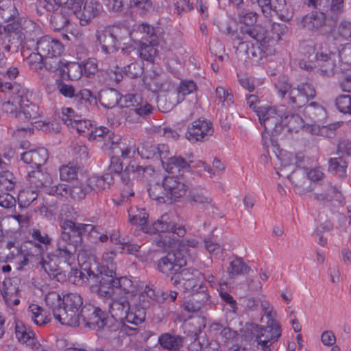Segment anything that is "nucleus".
Segmentation results:
<instances>
[{
	"label": "nucleus",
	"mask_w": 351,
	"mask_h": 351,
	"mask_svg": "<svg viewBox=\"0 0 351 351\" xmlns=\"http://www.w3.org/2000/svg\"><path fill=\"white\" fill-rule=\"evenodd\" d=\"M138 31L142 35L141 40L152 43V45H158L160 40V28L154 27L147 23H142L138 27Z\"/></svg>",
	"instance_id": "37"
},
{
	"label": "nucleus",
	"mask_w": 351,
	"mask_h": 351,
	"mask_svg": "<svg viewBox=\"0 0 351 351\" xmlns=\"http://www.w3.org/2000/svg\"><path fill=\"white\" fill-rule=\"evenodd\" d=\"M46 305L52 311L55 317V311L62 308V300L59 293L56 291L49 292L45 298Z\"/></svg>",
	"instance_id": "58"
},
{
	"label": "nucleus",
	"mask_w": 351,
	"mask_h": 351,
	"mask_svg": "<svg viewBox=\"0 0 351 351\" xmlns=\"http://www.w3.org/2000/svg\"><path fill=\"white\" fill-rule=\"evenodd\" d=\"M213 132V124L206 119H198L189 126L186 132V138L192 143L203 141L204 138L212 135Z\"/></svg>",
	"instance_id": "21"
},
{
	"label": "nucleus",
	"mask_w": 351,
	"mask_h": 351,
	"mask_svg": "<svg viewBox=\"0 0 351 351\" xmlns=\"http://www.w3.org/2000/svg\"><path fill=\"white\" fill-rule=\"evenodd\" d=\"M304 113L311 119L322 121L326 117V112L323 106L316 102H311L304 108Z\"/></svg>",
	"instance_id": "51"
},
{
	"label": "nucleus",
	"mask_w": 351,
	"mask_h": 351,
	"mask_svg": "<svg viewBox=\"0 0 351 351\" xmlns=\"http://www.w3.org/2000/svg\"><path fill=\"white\" fill-rule=\"evenodd\" d=\"M19 121L22 122L30 121L40 117L39 107L33 103L24 101L21 106L19 114Z\"/></svg>",
	"instance_id": "42"
},
{
	"label": "nucleus",
	"mask_w": 351,
	"mask_h": 351,
	"mask_svg": "<svg viewBox=\"0 0 351 351\" xmlns=\"http://www.w3.org/2000/svg\"><path fill=\"white\" fill-rule=\"evenodd\" d=\"M308 5H313L320 11H313L303 16L301 25L304 29L317 32L326 25V16L325 12H327L328 10L322 8V0H308Z\"/></svg>",
	"instance_id": "15"
},
{
	"label": "nucleus",
	"mask_w": 351,
	"mask_h": 351,
	"mask_svg": "<svg viewBox=\"0 0 351 351\" xmlns=\"http://www.w3.org/2000/svg\"><path fill=\"white\" fill-rule=\"evenodd\" d=\"M78 170V167L71 163L61 166L59 169L60 180L66 182L77 180Z\"/></svg>",
	"instance_id": "55"
},
{
	"label": "nucleus",
	"mask_w": 351,
	"mask_h": 351,
	"mask_svg": "<svg viewBox=\"0 0 351 351\" xmlns=\"http://www.w3.org/2000/svg\"><path fill=\"white\" fill-rule=\"evenodd\" d=\"M147 167H143V166L136 165L134 162H130L124 170L120 173L121 180L125 186L132 185L130 176L132 175L133 178H141Z\"/></svg>",
	"instance_id": "34"
},
{
	"label": "nucleus",
	"mask_w": 351,
	"mask_h": 351,
	"mask_svg": "<svg viewBox=\"0 0 351 351\" xmlns=\"http://www.w3.org/2000/svg\"><path fill=\"white\" fill-rule=\"evenodd\" d=\"M96 277L99 280V284L92 288L95 289L101 298H110L114 295L119 296L124 294L128 298L135 295L138 291L136 282L126 276L117 278L115 271L112 270L110 271V274L101 272Z\"/></svg>",
	"instance_id": "2"
},
{
	"label": "nucleus",
	"mask_w": 351,
	"mask_h": 351,
	"mask_svg": "<svg viewBox=\"0 0 351 351\" xmlns=\"http://www.w3.org/2000/svg\"><path fill=\"white\" fill-rule=\"evenodd\" d=\"M26 61L31 69L36 71H40L45 66V58L38 54V51L30 53Z\"/></svg>",
	"instance_id": "62"
},
{
	"label": "nucleus",
	"mask_w": 351,
	"mask_h": 351,
	"mask_svg": "<svg viewBox=\"0 0 351 351\" xmlns=\"http://www.w3.org/2000/svg\"><path fill=\"white\" fill-rule=\"evenodd\" d=\"M68 78L70 80L75 81L79 80L82 74V66L77 62H69L66 66Z\"/></svg>",
	"instance_id": "63"
},
{
	"label": "nucleus",
	"mask_w": 351,
	"mask_h": 351,
	"mask_svg": "<svg viewBox=\"0 0 351 351\" xmlns=\"http://www.w3.org/2000/svg\"><path fill=\"white\" fill-rule=\"evenodd\" d=\"M137 153L143 159H151L156 156V145L149 143L142 144L137 147Z\"/></svg>",
	"instance_id": "61"
},
{
	"label": "nucleus",
	"mask_w": 351,
	"mask_h": 351,
	"mask_svg": "<svg viewBox=\"0 0 351 351\" xmlns=\"http://www.w3.org/2000/svg\"><path fill=\"white\" fill-rule=\"evenodd\" d=\"M336 106L342 113L351 114V96L341 95L336 99Z\"/></svg>",
	"instance_id": "64"
},
{
	"label": "nucleus",
	"mask_w": 351,
	"mask_h": 351,
	"mask_svg": "<svg viewBox=\"0 0 351 351\" xmlns=\"http://www.w3.org/2000/svg\"><path fill=\"white\" fill-rule=\"evenodd\" d=\"M49 153L47 149L40 147L36 149H29L21 154V159L32 167L40 168L47 161Z\"/></svg>",
	"instance_id": "26"
},
{
	"label": "nucleus",
	"mask_w": 351,
	"mask_h": 351,
	"mask_svg": "<svg viewBox=\"0 0 351 351\" xmlns=\"http://www.w3.org/2000/svg\"><path fill=\"white\" fill-rule=\"evenodd\" d=\"M329 170L335 172L338 176L345 178L346 176V169L348 162L342 156L338 158H332L328 160Z\"/></svg>",
	"instance_id": "52"
},
{
	"label": "nucleus",
	"mask_w": 351,
	"mask_h": 351,
	"mask_svg": "<svg viewBox=\"0 0 351 351\" xmlns=\"http://www.w3.org/2000/svg\"><path fill=\"white\" fill-rule=\"evenodd\" d=\"M122 106L130 108L127 112L126 121L139 122L141 117H145L153 112L154 107L141 95L127 94L123 97Z\"/></svg>",
	"instance_id": "9"
},
{
	"label": "nucleus",
	"mask_w": 351,
	"mask_h": 351,
	"mask_svg": "<svg viewBox=\"0 0 351 351\" xmlns=\"http://www.w3.org/2000/svg\"><path fill=\"white\" fill-rule=\"evenodd\" d=\"M84 0H72L71 12L79 19L82 25H87L93 19L97 16L101 10L100 3Z\"/></svg>",
	"instance_id": "13"
},
{
	"label": "nucleus",
	"mask_w": 351,
	"mask_h": 351,
	"mask_svg": "<svg viewBox=\"0 0 351 351\" xmlns=\"http://www.w3.org/2000/svg\"><path fill=\"white\" fill-rule=\"evenodd\" d=\"M73 14L71 8L62 7L60 12H55L51 16L50 23L54 30L60 31L68 25Z\"/></svg>",
	"instance_id": "31"
},
{
	"label": "nucleus",
	"mask_w": 351,
	"mask_h": 351,
	"mask_svg": "<svg viewBox=\"0 0 351 351\" xmlns=\"http://www.w3.org/2000/svg\"><path fill=\"white\" fill-rule=\"evenodd\" d=\"M112 149L115 150L118 149L121 152V158L123 159L131 158L134 157L137 147L134 140H124L117 143H112Z\"/></svg>",
	"instance_id": "45"
},
{
	"label": "nucleus",
	"mask_w": 351,
	"mask_h": 351,
	"mask_svg": "<svg viewBox=\"0 0 351 351\" xmlns=\"http://www.w3.org/2000/svg\"><path fill=\"white\" fill-rule=\"evenodd\" d=\"M99 100L100 104L106 108H112L115 107L119 101H123V98L120 97L119 93L114 88L102 90L99 93Z\"/></svg>",
	"instance_id": "38"
},
{
	"label": "nucleus",
	"mask_w": 351,
	"mask_h": 351,
	"mask_svg": "<svg viewBox=\"0 0 351 351\" xmlns=\"http://www.w3.org/2000/svg\"><path fill=\"white\" fill-rule=\"evenodd\" d=\"M148 193L149 197L152 199L156 200L159 202L165 203L167 199H169L166 195V191L164 190L163 183L162 185L159 183L150 184L148 188Z\"/></svg>",
	"instance_id": "57"
},
{
	"label": "nucleus",
	"mask_w": 351,
	"mask_h": 351,
	"mask_svg": "<svg viewBox=\"0 0 351 351\" xmlns=\"http://www.w3.org/2000/svg\"><path fill=\"white\" fill-rule=\"evenodd\" d=\"M28 312L32 320L38 326L45 324L49 321L47 317L43 313V310L37 304L29 305Z\"/></svg>",
	"instance_id": "56"
},
{
	"label": "nucleus",
	"mask_w": 351,
	"mask_h": 351,
	"mask_svg": "<svg viewBox=\"0 0 351 351\" xmlns=\"http://www.w3.org/2000/svg\"><path fill=\"white\" fill-rule=\"evenodd\" d=\"M33 187H26L21 190L18 195V204L21 208H27L36 200L38 190Z\"/></svg>",
	"instance_id": "48"
},
{
	"label": "nucleus",
	"mask_w": 351,
	"mask_h": 351,
	"mask_svg": "<svg viewBox=\"0 0 351 351\" xmlns=\"http://www.w3.org/2000/svg\"><path fill=\"white\" fill-rule=\"evenodd\" d=\"M234 40L240 41V45L251 40H255L258 43L265 45L268 43L269 38L267 31L265 27L259 25H254L241 27Z\"/></svg>",
	"instance_id": "17"
},
{
	"label": "nucleus",
	"mask_w": 351,
	"mask_h": 351,
	"mask_svg": "<svg viewBox=\"0 0 351 351\" xmlns=\"http://www.w3.org/2000/svg\"><path fill=\"white\" fill-rule=\"evenodd\" d=\"M128 213L130 222L134 225L141 226L142 231L145 233L156 234L169 232L176 234L179 237H183L186 233V230L182 226H177L170 220L168 214L162 215L152 226H148L146 224L148 214L144 208H132L129 210Z\"/></svg>",
	"instance_id": "3"
},
{
	"label": "nucleus",
	"mask_w": 351,
	"mask_h": 351,
	"mask_svg": "<svg viewBox=\"0 0 351 351\" xmlns=\"http://www.w3.org/2000/svg\"><path fill=\"white\" fill-rule=\"evenodd\" d=\"M335 56L332 53H325L323 52L317 53L313 58L320 67V74L327 77L335 74L336 68Z\"/></svg>",
	"instance_id": "28"
},
{
	"label": "nucleus",
	"mask_w": 351,
	"mask_h": 351,
	"mask_svg": "<svg viewBox=\"0 0 351 351\" xmlns=\"http://www.w3.org/2000/svg\"><path fill=\"white\" fill-rule=\"evenodd\" d=\"M117 28H106L101 31H97L96 34L97 40L99 43L102 51L105 53L115 52L120 45L118 38Z\"/></svg>",
	"instance_id": "22"
},
{
	"label": "nucleus",
	"mask_w": 351,
	"mask_h": 351,
	"mask_svg": "<svg viewBox=\"0 0 351 351\" xmlns=\"http://www.w3.org/2000/svg\"><path fill=\"white\" fill-rule=\"evenodd\" d=\"M156 45H152L149 43H147V42L141 41L139 48V55L141 58L145 60H152L156 53V49L154 47Z\"/></svg>",
	"instance_id": "60"
},
{
	"label": "nucleus",
	"mask_w": 351,
	"mask_h": 351,
	"mask_svg": "<svg viewBox=\"0 0 351 351\" xmlns=\"http://www.w3.org/2000/svg\"><path fill=\"white\" fill-rule=\"evenodd\" d=\"M210 295L207 292L202 291L200 293L192 295L191 298L182 304L184 310L190 313H203L209 304Z\"/></svg>",
	"instance_id": "23"
},
{
	"label": "nucleus",
	"mask_w": 351,
	"mask_h": 351,
	"mask_svg": "<svg viewBox=\"0 0 351 351\" xmlns=\"http://www.w3.org/2000/svg\"><path fill=\"white\" fill-rule=\"evenodd\" d=\"M58 261L51 254L45 258H42L39 264L49 277L55 278L61 274V269L57 263Z\"/></svg>",
	"instance_id": "46"
},
{
	"label": "nucleus",
	"mask_w": 351,
	"mask_h": 351,
	"mask_svg": "<svg viewBox=\"0 0 351 351\" xmlns=\"http://www.w3.org/2000/svg\"><path fill=\"white\" fill-rule=\"evenodd\" d=\"M175 286L181 285L182 291L191 295L200 293L202 291L207 292V287L204 285L202 274L197 269L186 268L182 269L171 278Z\"/></svg>",
	"instance_id": "7"
},
{
	"label": "nucleus",
	"mask_w": 351,
	"mask_h": 351,
	"mask_svg": "<svg viewBox=\"0 0 351 351\" xmlns=\"http://www.w3.org/2000/svg\"><path fill=\"white\" fill-rule=\"evenodd\" d=\"M250 267L246 265L243 259L240 257L234 256L229 263L227 267V273L230 278H235L238 276L248 274Z\"/></svg>",
	"instance_id": "41"
},
{
	"label": "nucleus",
	"mask_w": 351,
	"mask_h": 351,
	"mask_svg": "<svg viewBox=\"0 0 351 351\" xmlns=\"http://www.w3.org/2000/svg\"><path fill=\"white\" fill-rule=\"evenodd\" d=\"M183 337L170 333H162L158 337V342L163 349L178 351L183 345Z\"/></svg>",
	"instance_id": "33"
},
{
	"label": "nucleus",
	"mask_w": 351,
	"mask_h": 351,
	"mask_svg": "<svg viewBox=\"0 0 351 351\" xmlns=\"http://www.w3.org/2000/svg\"><path fill=\"white\" fill-rule=\"evenodd\" d=\"M1 91L9 93L10 95L9 99L2 104V110L19 120L21 106L23 105V102L29 101V90L19 84L8 82L1 85Z\"/></svg>",
	"instance_id": "6"
},
{
	"label": "nucleus",
	"mask_w": 351,
	"mask_h": 351,
	"mask_svg": "<svg viewBox=\"0 0 351 351\" xmlns=\"http://www.w3.org/2000/svg\"><path fill=\"white\" fill-rule=\"evenodd\" d=\"M196 89L197 85L193 80H182L176 94L182 101L186 95L192 93Z\"/></svg>",
	"instance_id": "59"
},
{
	"label": "nucleus",
	"mask_w": 351,
	"mask_h": 351,
	"mask_svg": "<svg viewBox=\"0 0 351 351\" xmlns=\"http://www.w3.org/2000/svg\"><path fill=\"white\" fill-rule=\"evenodd\" d=\"M17 0L0 1V43L7 52L16 53L25 40L41 34L40 27L25 16Z\"/></svg>",
	"instance_id": "1"
},
{
	"label": "nucleus",
	"mask_w": 351,
	"mask_h": 351,
	"mask_svg": "<svg viewBox=\"0 0 351 351\" xmlns=\"http://www.w3.org/2000/svg\"><path fill=\"white\" fill-rule=\"evenodd\" d=\"M110 298L111 302L109 304V312L111 316L117 321L123 322L130 306L128 298L117 295L110 296Z\"/></svg>",
	"instance_id": "25"
},
{
	"label": "nucleus",
	"mask_w": 351,
	"mask_h": 351,
	"mask_svg": "<svg viewBox=\"0 0 351 351\" xmlns=\"http://www.w3.org/2000/svg\"><path fill=\"white\" fill-rule=\"evenodd\" d=\"M28 180L32 187L38 190L51 183L49 174L40 169L34 170L28 173Z\"/></svg>",
	"instance_id": "36"
},
{
	"label": "nucleus",
	"mask_w": 351,
	"mask_h": 351,
	"mask_svg": "<svg viewBox=\"0 0 351 351\" xmlns=\"http://www.w3.org/2000/svg\"><path fill=\"white\" fill-rule=\"evenodd\" d=\"M316 91L313 85L308 83H302L296 88L290 91L287 97V104L293 108H301L310 99L315 97Z\"/></svg>",
	"instance_id": "18"
},
{
	"label": "nucleus",
	"mask_w": 351,
	"mask_h": 351,
	"mask_svg": "<svg viewBox=\"0 0 351 351\" xmlns=\"http://www.w3.org/2000/svg\"><path fill=\"white\" fill-rule=\"evenodd\" d=\"M191 157H192L191 154L187 158H184L181 156H170L164 163V168L170 173H180L182 170L189 169L191 168V162H193Z\"/></svg>",
	"instance_id": "29"
},
{
	"label": "nucleus",
	"mask_w": 351,
	"mask_h": 351,
	"mask_svg": "<svg viewBox=\"0 0 351 351\" xmlns=\"http://www.w3.org/2000/svg\"><path fill=\"white\" fill-rule=\"evenodd\" d=\"M340 192L335 186H332L330 182H324L322 184L320 192L313 194V197L319 202H329L333 198H337Z\"/></svg>",
	"instance_id": "39"
},
{
	"label": "nucleus",
	"mask_w": 351,
	"mask_h": 351,
	"mask_svg": "<svg viewBox=\"0 0 351 351\" xmlns=\"http://www.w3.org/2000/svg\"><path fill=\"white\" fill-rule=\"evenodd\" d=\"M82 298L77 293H70L62 298L63 306L56 311L55 319L63 325L71 327L80 326L79 309L82 307Z\"/></svg>",
	"instance_id": "5"
},
{
	"label": "nucleus",
	"mask_w": 351,
	"mask_h": 351,
	"mask_svg": "<svg viewBox=\"0 0 351 351\" xmlns=\"http://www.w3.org/2000/svg\"><path fill=\"white\" fill-rule=\"evenodd\" d=\"M275 88L280 97L284 99L285 103L287 104V97L291 90L293 88H291V84L289 82L288 77L282 75L280 76L274 84Z\"/></svg>",
	"instance_id": "50"
},
{
	"label": "nucleus",
	"mask_w": 351,
	"mask_h": 351,
	"mask_svg": "<svg viewBox=\"0 0 351 351\" xmlns=\"http://www.w3.org/2000/svg\"><path fill=\"white\" fill-rule=\"evenodd\" d=\"M64 49L62 43L51 36H45L36 42V50L45 58V67L51 72H55L62 66L60 58Z\"/></svg>",
	"instance_id": "4"
},
{
	"label": "nucleus",
	"mask_w": 351,
	"mask_h": 351,
	"mask_svg": "<svg viewBox=\"0 0 351 351\" xmlns=\"http://www.w3.org/2000/svg\"><path fill=\"white\" fill-rule=\"evenodd\" d=\"M237 16L239 22L245 26L254 25L258 18V14L256 12L247 8L239 10Z\"/></svg>",
	"instance_id": "54"
},
{
	"label": "nucleus",
	"mask_w": 351,
	"mask_h": 351,
	"mask_svg": "<svg viewBox=\"0 0 351 351\" xmlns=\"http://www.w3.org/2000/svg\"><path fill=\"white\" fill-rule=\"evenodd\" d=\"M79 217L78 211L69 204H64L60 210V219L62 231H69L76 233L81 237L84 234H90L93 232L99 233L96 226L88 223H75Z\"/></svg>",
	"instance_id": "8"
},
{
	"label": "nucleus",
	"mask_w": 351,
	"mask_h": 351,
	"mask_svg": "<svg viewBox=\"0 0 351 351\" xmlns=\"http://www.w3.org/2000/svg\"><path fill=\"white\" fill-rule=\"evenodd\" d=\"M75 243L72 241L69 231H62L61 236L57 241L56 247L51 252L52 256L60 262L70 264V261L74 259L76 252Z\"/></svg>",
	"instance_id": "16"
},
{
	"label": "nucleus",
	"mask_w": 351,
	"mask_h": 351,
	"mask_svg": "<svg viewBox=\"0 0 351 351\" xmlns=\"http://www.w3.org/2000/svg\"><path fill=\"white\" fill-rule=\"evenodd\" d=\"M189 202L193 206L208 209L214 206L213 199L204 188H193L189 191Z\"/></svg>",
	"instance_id": "24"
},
{
	"label": "nucleus",
	"mask_w": 351,
	"mask_h": 351,
	"mask_svg": "<svg viewBox=\"0 0 351 351\" xmlns=\"http://www.w3.org/2000/svg\"><path fill=\"white\" fill-rule=\"evenodd\" d=\"M66 0H36V10L38 14L56 11Z\"/></svg>",
	"instance_id": "47"
},
{
	"label": "nucleus",
	"mask_w": 351,
	"mask_h": 351,
	"mask_svg": "<svg viewBox=\"0 0 351 351\" xmlns=\"http://www.w3.org/2000/svg\"><path fill=\"white\" fill-rule=\"evenodd\" d=\"M96 97L88 89L82 90L74 97V103L82 112H87L88 108L94 103L96 104Z\"/></svg>",
	"instance_id": "40"
},
{
	"label": "nucleus",
	"mask_w": 351,
	"mask_h": 351,
	"mask_svg": "<svg viewBox=\"0 0 351 351\" xmlns=\"http://www.w3.org/2000/svg\"><path fill=\"white\" fill-rule=\"evenodd\" d=\"M163 188L169 199L176 202L185 195L188 186L181 176H167L163 179Z\"/></svg>",
	"instance_id": "20"
},
{
	"label": "nucleus",
	"mask_w": 351,
	"mask_h": 351,
	"mask_svg": "<svg viewBox=\"0 0 351 351\" xmlns=\"http://www.w3.org/2000/svg\"><path fill=\"white\" fill-rule=\"evenodd\" d=\"M305 175L304 172H294L287 175V178L293 184L295 193L300 195H306L314 190L313 184Z\"/></svg>",
	"instance_id": "27"
},
{
	"label": "nucleus",
	"mask_w": 351,
	"mask_h": 351,
	"mask_svg": "<svg viewBox=\"0 0 351 351\" xmlns=\"http://www.w3.org/2000/svg\"><path fill=\"white\" fill-rule=\"evenodd\" d=\"M80 325L99 330L106 326V313L91 304H84L80 313Z\"/></svg>",
	"instance_id": "12"
},
{
	"label": "nucleus",
	"mask_w": 351,
	"mask_h": 351,
	"mask_svg": "<svg viewBox=\"0 0 351 351\" xmlns=\"http://www.w3.org/2000/svg\"><path fill=\"white\" fill-rule=\"evenodd\" d=\"M187 256L184 250L177 249L168 252L161 257L157 263V267L160 272L167 276H174L179 274L181 268L186 265Z\"/></svg>",
	"instance_id": "11"
},
{
	"label": "nucleus",
	"mask_w": 351,
	"mask_h": 351,
	"mask_svg": "<svg viewBox=\"0 0 351 351\" xmlns=\"http://www.w3.org/2000/svg\"><path fill=\"white\" fill-rule=\"evenodd\" d=\"M304 121L302 118L296 114H283L282 130L287 127L289 132H298L300 129L303 130Z\"/></svg>",
	"instance_id": "44"
},
{
	"label": "nucleus",
	"mask_w": 351,
	"mask_h": 351,
	"mask_svg": "<svg viewBox=\"0 0 351 351\" xmlns=\"http://www.w3.org/2000/svg\"><path fill=\"white\" fill-rule=\"evenodd\" d=\"M15 335L19 342L28 346L35 348L38 344L35 334L21 321H15Z\"/></svg>",
	"instance_id": "30"
},
{
	"label": "nucleus",
	"mask_w": 351,
	"mask_h": 351,
	"mask_svg": "<svg viewBox=\"0 0 351 351\" xmlns=\"http://www.w3.org/2000/svg\"><path fill=\"white\" fill-rule=\"evenodd\" d=\"M282 335L280 324L260 326L257 343L263 351H271L274 343L277 342Z\"/></svg>",
	"instance_id": "19"
},
{
	"label": "nucleus",
	"mask_w": 351,
	"mask_h": 351,
	"mask_svg": "<svg viewBox=\"0 0 351 351\" xmlns=\"http://www.w3.org/2000/svg\"><path fill=\"white\" fill-rule=\"evenodd\" d=\"M181 102L176 93H168L158 97L157 105L158 109L162 112L171 111L176 106Z\"/></svg>",
	"instance_id": "43"
},
{
	"label": "nucleus",
	"mask_w": 351,
	"mask_h": 351,
	"mask_svg": "<svg viewBox=\"0 0 351 351\" xmlns=\"http://www.w3.org/2000/svg\"><path fill=\"white\" fill-rule=\"evenodd\" d=\"M260 123L265 130L271 135H277L282 131V110L269 106H258L256 110Z\"/></svg>",
	"instance_id": "10"
},
{
	"label": "nucleus",
	"mask_w": 351,
	"mask_h": 351,
	"mask_svg": "<svg viewBox=\"0 0 351 351\" xmlns=\"http://www.w3.org/2000/svg\"><path fill=\"white\" fill-rule=\"evenodd\" d=\"M69 194L75 201H80L85 198L86 194L90 192L88 185L85 186L82 182L76 180L72 186H69Z\"/></svg>",
	"instance_id": "53"
},
{
	"label": "nucleus",
	"mask_w": 351,
	"mask_h": 351,
	"mask_svg": "<svg viewBox=\"0 0 351 351\" xmlns=\"http://www.w3.org/2000/svg\"><path fill=\"white\" fill-rule=\"evenodd\" d=\"M112 180L113 178L111 173H106L102 176H93L88 178L87 185L89 191L99 192L108 189Z\"/></svg>",
	"instance_id": "32"
},
{
	"label": "nucleus",
	"mask_w": 351,
	"mask_h": 351,
	"mask_svg": "<svg viewBox=\"0 0 351 351\" xmlns=\"http://www.w3.org/2000/svg\"><path fill=\"white\" fill-rule=\"evenodd\" d=\"M145 315L146 313L143 307L136 305L130 306V310L127 312L125 320L130 324L137 326L145 321Z\"/></svg>",
	"instance_id": "49"
},
{
	"label": "nucleus",
	"mask_w": 351,
	"mask_h": 351,
	"mask_svg": "<svg viewBox=\"0 0 351 351\" xmlns=\"http://www.w3.org/2000/svg\"><path fill=\"white\" fill-rule=\"evenodd\" d=\"M0 261L4 263L14 261L21 269L27 265L28 258L21 249L16 245L14 241H9L5 237L0 242Z\"/></svg>",
	"instance_id": "14"
},
{
	"label": "nucleus",
	"mask_w": 351,
	"mask_h": 351,
	"mask_svg": "<svg viewBox=\"0 0 351 351\" xmlns=\"http://www.w3.org/2000/svg\"><path fill=\"white\" fill-rule=\"evenodd\" d=\"M33 241L31 244L34 245L36 256L42 255L47 249V246L50 245L51 239L47 233L41 232L38 229H34L32 233Z\"/></svg>",
	"instance_id": "35"
}]
</instances>
